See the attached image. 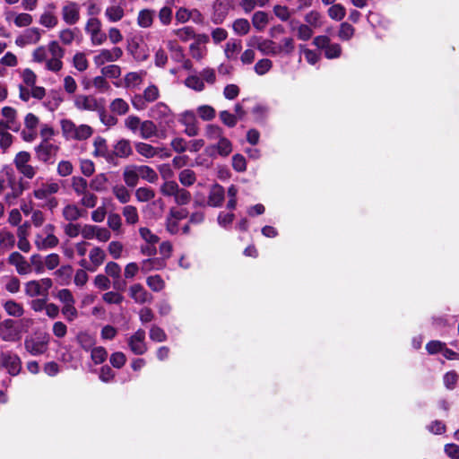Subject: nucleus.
<instances>
[{
	"instance_id": "nucleus-14",
	"label": "nucleus",
	"mask_w": 459,
	"mask_h": 459,
	"mask_svg": "<svg viewBox=\"0 0 459 459\" xmlns=\"http://www.w3.org/2000/svg\"><path fill=\"white\" fill-rule=\"evenodd\" d=\"M74 106L81 110L97 111L100 108L97 100L92 96L78 95Z\"/></svg>"
},
{
	"instance_id": "nucleus-25",
	"label": "nucleus",
	"mask_w": 459,
	"mask_h": 459,
	"mask_svg": "<svg viewBox=\"0 0 459 459\" xmlns=\"http://www.w3.org/2000/svg\"><path fill=\"white\" fill-rule=\"evenodd\" d=\"M135 150L139 154L145 158H152L158 154V148L143 142L135 143Z\"/></svg>"
},
{
	"instance_id": "nucleus-46",
	"label": "nucleus",
	"mask_w": 459,
	"mask_h": 459,
	"mask_svg": "<svg viewBox=\"0 0 459 459\" xmlns=\"http://www.w3.org/2000/svg\"><path fill=\"white\" fill-rule=\"evenodd\" d=\"M273 67V62L268 58L260 59L254 67L255 72L258 75H264Z\"/></svg>"
},
{
	"instance_id": "nucleus-52",
	"label": "nucleus",
	"mask_w": 459,
	"mask_h": 459,
	"mask_svg": "<svg viewBox=\"0 0 459 459\" xmlns=\"http://www.w3.org/2000/svg\"><path fill=\"white\" fill-rule=\"evenodd\" d=\"M150 338L153 342H161L167 341V334L161 327L152 325L150 329Z\"/></svg>"
},
{
	"instance_id": "nucleus-54",
	"label": "nucleus",
	"mask_w": 459,
	"mask_h": 459,
	"mask_svg": "<svg viewBox=\"0 0 459 459\" xmlns=\"http://www.w3.org/2000/svg\"><path fill=\"white\" fill-rule=\"evenodd\" d=\"M97 111L99 113L100 121L105 126H113L117 125V118L116 117H114L113 115L107 114L104 107H100Z\"/></svg>"
},
{
	"instance_id": "nucleus-8",
	"label": "nucleus",
	"mask_w": 459,
	"mask_h": 459,
	"mask_svg": "<svg viewBox=\"0 0 459 459\" xmlns=\"http://www.w3.org/2000/svg\"><path fill=\"white\" fill-rule=\"evenodd\" d=\"M58 151V146L47 143V138L35 147L36 157L39 160L48 163L52 155Z\"/></svg>"
},
{
	"instance_id": "nucleus-55",
	"label": "nucleus",
	"mask_w": 459,
	"mask_h": 459,
	"mask_svg": "<svg viewBox=\"0 0 459 459\" xmlns=\"http://www.w3.org/2000/svg\"><path fill=\"white\" fill-rule=\"evenodd\" d=\"M142 122L139 117L130 115L125 120V126L131 132L136 133L137 130L140 131Z\"/></svg>"
},
{
	"instance_id": "nucleus-21",
	"label": "nucleus",
	"mask_w": 459,
	"mask_h": 459,
	"mask_svg": "<svg viewBox=\"0 0 459 459\" xmlns=\"http://www.w3.org/2000/svg\"><path fill=\"white\" fill-rule=\"evenodd\" d=\"M167 48L170 52L171 58L175 62L181 63L184 60V49L176 40H169Z\"/></svg>"
},
{
	"instance_id": "nucleus-40",
	"label": "nucleus",
	"mask_w": 459,
	"mask_h": 459,
	"mask_svg": "<svg viewBox=\"0 0 459 459\" xmlns=\"http://www.w3.org/2000/svg\"><path fill=\"white\" fill-rule=\"evenodd\" d=\"M197 113L204 121H211L216 116L215 109L209 105L199 106L197 108Z\"/></svg>"
},
{
	"instance_id": "nucleus-51",
	"label": "nucleus",
	"mask_w": 459,
	"mask_h": 459,
	"mask_svg": "<svg viewBox=\"0 0 459 459\" xmlns=\"http://www.w3.org/2000/svg\"><path fill=\"white\" fill-rule=\"evenodd\" d=\"M76 339L80 346L85 351L91 349L94 344V339L87 333H79Z\"/></svg>"
},
{
	"instance_id": "nucleus-9",
	"label": "nucleus",
	"mask_w": 459,
	"mask_h": 459,
	"mask_svg": "<svg viewBox=\"0 0 459 459\" xmlns=\"http://www.w3.org/2000/svg\"><path fill=\"white\" fill-rule=\"evenodd\" d=\"M7 261L10 264L15 266L17 273L21 275L28 274L31 272L30 264L17 251L11 253Z\"/></svg>"
},
{
	"instance_id": "nucleus-23",
	"label": "nucleus",
	"mask_w": 459,
	"mask_h": 459,
	"mask_svg": "<svg viewBox=\"0 0 459 459\" xmlns=\"http://www.w3.org/2000/svg\"><path fill=\"white\" fill-rule=\"evenodd\" d=\"M268 22V14L265 12L257 11L253 14L252 24L258 31L264 30Z\"/></svg>"
},
{
	"instance_id": "nucleus-18",
	"label": "nucleus",
	"mask_w": 459,
	"mask_h": 459,
	"mask_svg": "<svg viewBox=\"0 0 459 459\" xmlns=\"http://www.w3.org/2000/svg\"><path fill=\"white\" fill-rule=\"evenodd\" d=\"M213 14L212 16V22L216 24H221L228 15V9L225 7L222 2L215 1L213 4Z\"/></svg>"
},
{
	"instance_id": "nucleus-1",
	"label": "nucleus",
	"mask_w": 459,
	"mask_h": 459,
	"mask_svg": "<svg viewBox=\"0 0 459 459\" xmlns=\"http://www.w3.org/2000/svg\"><path fill=\"white\" fill-rule=\"evenodd\" d=\"M50 336L44 333L35 337L27 336L24 340V348L32 356H39L48 350Z\"/></svg>"
},
{
	"instance_id": "nucleus-53",
	"label": "nucleus",
	"mask_w": 459,
	"mask_h": 459,
	"mask_svg": "<svg viewBox=\"0 0 459 459\" xmlns=\"http://www.w3.org/2000/svg\"><path fill=\"white\" fill-rule=\"evenodd\" d=\"M220 119L221 122L228 127L232 128L236 126L238 123L237 116L231 114L228 110H222L219 114Z\"/></svg>"
},
{
	"instance_id": "nucleus-64",
	"label": "nucleus",
	"mask_w": 459,
	"mask_h": 459,
	"mask_svg": "<svg viewBox=\"0 0 459 459\" xmlns=\"http://www.w3.org/2000/svg\"><path fill=\"white\" fill-rule=\"evenodd\" d=\"M143 99L147 102H153V101H155L159 98V96H160V92H159L158 87L156 85H153V84L148 86L143 91Z\"/></svg>"
},
{
	"instance_id": "nucleus-2",
	"label": "nucleus",
	"mask_w": 459,
	"mask_h": 459,
	"mask_svg": "<svg viewBox=\"0 0 459 459\" xmlns=\"http://www.w3.org/2000/svg\"><path fill=\"white\" fill-rule=\"evenodd\" d=\"M150 117L159 121V126L161 130H165L166 126H169L174 123V115L169 107L163 103L158 102L150 109Z\"/></svg>"
},
{
	"instance_id": "nucleus-62",
	"label": "nucleus",
	"mask_w": 459,
	"mask_h": 459,
	"mask_svg": "<svg viewBox=\"0 0 459 459\" xmlns=\"http://www.w3.org/2000/svg\"><path fill=\"white\" fill-rule=\"evenodd\" d=\"M62 314L67 321L73 322L78 316V311L74 307V303L65 304L62 307Z\"/></svg>"
},
{
	"instance_id": "nucleus-32",
	"label": "nucleus",
	"mask_w": 459,
	"mask_h": 459,
	"mask_svg": "<svg viewBox=\"0 0 459 459\" xmlns=\"http://www.w3.org/2000/svg\"><path fill=\"white\" fill-rule=\"evenodd\" d=\"M146 283L148 287L155 292L162 290L165 287V282L159 274L147 277Z\"/></svg>"
},
{
	"instance_id": "nucleus-61",
	"label": "nucleus",
	"mask_w": 459,
	"mask_h": 459,
	"mask_svg": "<svg viewBox=\"0 0 459 459\" xmlns=\"http://www.w3.org/2000/svg\"><path fill=\"white\" fill-rule=\"evenodd\" d=\"M101 74L105 77L117 79L121 75V68L117 65H109L101 69Z\"/></svg>"
},
{
	"instance_id": "nucleus-41",
	"label": "nucleus",
	"mask_w": 459,
	"mask_h": 459,
	"mask_svg": "<svg viewBox=\"0 0 459 459\" xmlns=\"http://www.w3.org/2000/svg\"><path fill=\"white\" fill-rule=\"evenodd\" d=\"M354 32L355 29L352 25L348 22H342L338 31V37L342 40H349L353 37Z\"/></svg>"
},
{
	"instance_id": "nucleus-29",
	"label": "nucleus",
	"mask_w": 459,
	"mask_h": 459,
	"mask_svg": "<svg viewBox=\"0 0 459 459\" xmlns=\"http://www.w3.org/2000/svg\"><path fill=\"white\" fill-rule=\"evenodd\" d=\"M232 29L238 35H247L250 30V23L247 19L239 18L234 21Z\"/></svg>"
},
{
	"instance_id": "nucleus-16",
	"label": "nucleus",
	"mask_w": 459,
	"mask_h": 459,
	"mask_svg": "<svg viewBox=\"0 0 459 459\" xmlns=\"http://www.w3.org/2000/svg\"><path fill=\"white\" fill-rule=\"evenodd\" d=\"M127 50L133 55L135 60L137 61H145L149 57V54L147 53L144 48H142L139 43L133 39L128 43Z\"/></svg>"
},
{
	"instance_id": "nucleus-42",
	"label": "nucleus",
	"mask_w": 459,
	"mask_h": 459,
	"mask_svg": "<svg viewBox=\"0 0 459 459\" xmlns=\"http://www.w3.org/2000/svg\"><path fill=\"white\" fill-rule=\"evenodd\" d=\"M154 196L155 192L150 187H139L135 191V197L139 202H148Z\"/></svg>"
},
{
	"instance_id": "nucleus-63",
	"label": "nucleus",
	"mask_w": 459,
	"mask_h": 459,
	"mask_svg": "<svg viewBox=\"0 0 459 459\" xmlns=\"http://www.w3.org/2000/svg\"><path fill=\"white\" fill-rule=\"evenodd\" d=\"M109 362L114 368H121L126 362V357L123 352L117 351L111 354Z\"/></svg>"
},
{
	"instance_id": "nucleus-34",
	"label": "nucleus",
	"mask_w": 459,
	"mask_h": 459,
	"mask_svg": "<svg viewBox=\"0 0 459 459\" xmlns=\"http://www.w3.org/2000/svg\"><path fill=\"white\" fill-rule=\"evenodd\" d=\"M178 179L183 186H190L194 185L196 180L195 173L194 170L186 169L179 173Z\"/></svg>"
},
{
	"instance_id": "nucleus-56",
	"label": "nucleus",
	"mask_w": 459,
	"mask_h": 459,
	"mask_svg": "<svg viewBox=\"0 0 459 459\" xmlns=\"http://www.w3.org/2000/svg\"><path fill=\"white\" fill-rule=\"evenodd\" d=\"M281 42L282 44L279 45V55L290 56L295 49L294 39L292 38H284Z\"/></svg>"
},
{
	"instance_id": "nucleus-20",
	"label": "nucleus",
	"mask_w": 459,
	"mask_h": 459,
	"mask_svg": "<svg viewBox=\"0 0 459 459\" xmlns=\"http://www.w3.org/2000/svg\"><path fill=\"white\" fill-rule=\"evenodd\" d=\"M134 169H137L139 178L150 183H155L159 178L156 171L147 165L134 166Z\"/></svg>"
},
{
	"instance_id": "nucleus-30",
	"label": "nucleus",
	"mask_w": 459,
	"mask_h": 459,
	"mask_svg": "<svg viewBox=\"0 0 459 459\" xmlns=\"http://www.w3.org/2000/svg\"><path fill=\"white\" fill-rule=\"evenodd\" d=\"M110 109L112 112L122 116L128 112L129 105L123 99L117 98L110 103Z\"/></svg>"
},
{
	"instance_id": "nucleus-33",
	"label": "nucleus",
	"mask_w": 459,
	"mask_h": 459,
	"mask_svg": "<svg viewBox=\"0 0 459 459\" xmlns=\"http://www.w3.org/2000/svg\"><path fill=\"white\" fill-rule=\"evenodd\" d=\"M107 182H108L107 176L104 173H100V174L95 176V178L93 179H91V181L90 182V186L94 191L101 192L106 189Z\"/></svg>"
},
{
	"instance_id": "nucleus-36",
	"label": "nucleus",
	"mask_w": 459,
	"mask_h": 459,
	"mask_svg": "<svg viewBox=\"0 0 459 459\" xmlns=\"http://www.w3.org/2000/svg\"><path fill=\"white\" fill-rule=\"evenodd\" d=\"M205 136L210 140H220L224 136L223 129L217 125L209 124L205 128Z\"/></svg>"
},
{
	"instance_id": "nucleus-26",
	"label": "nucleus",
	"mask_w": 459,
	"mask_h": 459,
	"mask_svg": "<svg viewBox=\"0 0 459 459\" xmlns=\"http://www.w3.org/2000/svg\"><path fill=\"white\" fill-rule=\"evenodd\" d=\"M6 313L10 316L20 317L23 315L24 309L22 304L14 300H8L4 304Z\"/></svg>"
},
{
	"instance_id": "nucleus-22",
	"label": "nucleus",
	"mask_w": 459,
	"mask_h": 459,
	"mask_svg": "<svg viewBox=\"0 0 459 459\" xmlns=\"http://www.w3.org/2000/svg\"><path fill=\"white\" fill-rule=\"evenodd\" d=\"M59 243L58 238L52 233H48V236L42 240L37 239L35 241V246L39 250H45L48 248H54Z\"/></svg>"
},
{
	"instance_id": "nucleus-44",
	"label": "nucleus",
	"mask_w": 459,
	"mask_h": 459,
	"mask_svg": "<svg viewBox=\"0 0 459 459\" xmlns=\"http://www.w3.org/2000/svg\"><path fill=\"white\" fill-rule=\"evenodd\" d=\"M322 14L316 10H313L305 15V22L307 25L317 28L322 25Z\"/></svg>"
},
{
	"instance_id": "nucleus-3",
	"label": "nucleus",
	"mask_w": 459,
	"mask_h": 459,
	"mask_svg": "<svg viewBox=\"0 0 459 459\" xmlns=\"http://www.w3.org/2000/svg\"><path fill=\"white\" fill-rule=\"evenodd\" d=\"M0 360L2 367L6 368L9 375L15 377L21 373L22 360L17 354L12 351L2 352Z\"/></svg>"
},
{
	"instance_id": "nucleus-4",
	"label": "nucleus",
	"mask_w": 459,
	"mask_h": 459,
	"mask_svg": "<svg viewBox=\"0 0 459 459\" xmlns=\"http://www.w3.org/2000/svg\"><path fill=\"white\" fill-rule=\"evenodd\" d=\"M247 45L257 48L264 55H279V45L271 39H264L261 37L254 36L250 39Z\"/></svg>"
},
{
	"instance_id": "nucleus-57",
	"label": "nucleus",
	"mask_w": 459,
	"mask_h": 459,
	"mask_svg": "<svg viewBox=\"0 0 459 459\" xmlns=\"http://www.w3.org/2000/svg\"><path fill=\"white\" fill-rule=\"evenodd\" d=\"M179 187L176 181H166L160 187V192L166 196H175Z\"/></svg>"
},
{
	"instance_id": "nucleus-19",
	"label": "nucleus",
	"mask_w": 459,
	"mask_h": 459,
	"mask_svg": "<svg viewBox=\"0 0 459 459\" xmlns=\"http://www.w3.org/2000/svg\"><path fill=\"white\" fill-rule=\"evenodd\" d=\"M166 266V261L164 258L155 257V258H148L144 259L142 262V271L143 273H148L152 270H160Z\"/></svg>"
},
{
	"instance_id": "nucleus-15",
	"label": "nucleus",
	"mask_w": 459,
	"mask_h": 459,
	"mask_svg": "<svg viewBox=\"0 0 459 459\" xmlns=\"http://www.w3.org/2000/svg\"><path fill=\"white\" fill-rule=\"evenodd\" d=\"M130 297L139 304H144L152 299V295L141 283H135L130 287Z\"/></svg>"
},
{
	"instance_id": "nucleus-35",
	"label": "nucleus",
	"mask_w": 459,
	"mask_h": 459,
	"mask_svg": "<svg viewBox=\"0 0 459 459\" xmlns=\"http://www.w3.org/2000/svg\"><path fill=\"white\" fill-rule=\"evenodd\" d=\"M93 134V129L88 125H81L76 127L75 134L73 138L78 141H82L90 138Z\"/></svg>"
},
{
	"instance_id": "nucleus-59",
	"label": "nucleus",
	"mask_w": 459,
	"mask_h": 459,
	"mask_svg": "<svg viewBox=\"0 0 459 459\" xmlns=\"http://www.w3.org/2000/svg\"><path fill=\"white\" fill-rule=\"evenodd\" d=\"M74 65L80 72L88 68L89 62L83 53L78 52L74 56Z\"/></svg>"
},
{
	"instance_id": "nucleus-6",
	"label": "nucleus",
	"mask_w": 459,
	"mask_h": 459,
	"mask_svg": "<svg viewBox=\"0 0 459 459\" xmlns=\"http://www.w3.org/2000/svg\"><path fill=\"white\" fill-rule=\"evenodd\" d=\"M144 340H145V332L143 329H138L128 339V346L134 354L143 355L147 351V346H146Z\"/></svg>"
},
{
	"instance_id": "nucleus-48",
	"label": "nucleus",
	"mask_w": 459,
	"mask_h": 459,
	"mask_svg": "<svg viewBox=\"0 0 459 459\" xmlns=\"http://www.w3.org/2000/svg\"><path fill=\"white\" fill-rule=\"evenodd\" d=\"M185 84L186 87L193 89L196 91H202L204 89V83L203 80H201L196 75H190L185 80Z\"/></svg>"
},
{
	"instance_id": "nucleus-45",
	"label": "nucleus",
	"mask_w": 459,
	"mask_h": 459,
	"mask_svg": "<svg viewBox=\"0 0 459 459\" xmlns=\"http://www.w3.org/2000/svg\"><path fill=\"white\" fill-rule=\"evenodd\" d=\"M15 244L14 235L7 230L0 231V246L5 248H12Z\"/></svg>"
},
{
	"instance_id": "nucleus-5",
	"label": "nucleus",
	"mask_w": 459,
	"mask_h": 459,
	"mask_svg": "<svg viewBox=\"0 0 459 459\" xmlns=\"http://www.w3.org/2000/svg\"><path fill=\"white\" fill-rule=\"evenodd\" d=\"M231 152L232 143L225 136L221 137L217 144H212L205 148V153L212 158H214L216 154L227 157Z\"/></svg>"
},
{
	"instance_id": "nucleus-10",
	"label": "nucleus",
	"mask_w": 459,
	"mask_h": 459,
	"mask_svg": "<svg viewBox=\"0 0 459 459\" xmlns=\"http://www.w3.org/2000/svg\"><path fill=\"white\" fill-rule=\"evenodd\" d=\"M133 153L131 143L127 139H121L114 145V151H112V161L111 164L117 165V158H127Z\"/></svg>"
},
{
	"instance_id": "nucleus-38",
	"label": "nucleus",
	"mask_w": 459,
	"mask_h": 459,
	"mask_svg": "<svg viewBox=\"0 0 459 459\" xmlns=\"http://www.w3.org/2000/svg\"><path fill=\"white\" fill-rule=\"evenodd\" d=\"M124 181L129 187H134L137 185L139 180V174L136 169H125L123 173Z\"/></svg>"
},
{
	"instance_id": "nucleus-7",
	"label": "nucleus",
	"mask_w": 459,
	"mask_h": 459,
	"mask_svg": "<svg viewBox=\"0 0 459 459\" xmlns=\"http://www.w3.org/2000/svg\"><path fill=\"white\" fill-rule=\"evenodd\" d=\"M20 333L15 327V321L5 319L0 323V337L5 342H15L20 338Z\"/></svg>"
},
{
	"instance_id": "nucleus-49",
	"label": "nucleus",
	"mask_w": 459,
	"mask_h": 459,
	"mask_svg": "<svg viewBox=\"0 0 459 459\" xmlns=\"http://www.w3.org/2000/svg\"><path fill=\"white\" fill-rule=\"evenodd\" d=\"M175 34L184 42L195 38V30L191 26H186L175 30Z\"/></svg>"
},
{
	"instance_id": "nucleus-50",
	"label": "nucleus",
	"mask_w": 459,
	"mask_h": 459,
	"mask_svg": "<svg viewBox=\"0 0 459 459\" xmlns=\"http://www.w3.org/2000/svg\"><path fill=\"white\" fill-rule=\"evenodd\" d=\"M106 255L100 247H93L90 252V259L95 266L103 264Z\"/></svg>"
},
{
	"instance_id": "nucleus-37",
	"label": "nucleus",
	"mask_w": 459,
	"mask_h": 459,
	"mask_svg": "<svg viewBox=\"0 0 459 459\" xmlns=\"http://www.w3.org/2000/svg\"><path fill=\"white\" fill-rule=\"evenodd\" d=\"M72 187L78 195H81L86 193L88 182L85 178L82 177H73Z\"/></svg>"
},
{
	"instance_id": "nucleus-47",
	"label": "nucleus",
	"mask_w": 459,
	"mask_h": 459,
	"mask_svg": "<svg viewBox=\"0 0 459 459\" xmlns=\"http://www.w3.org/2000/svg\"><path fill=\"white\" fill-rule=\"evenodd\" d=\"M105 14L110 22H117L123 18L124 10L120 6H109L106 9Z\"/></svg>"
},
{
	"instance_id": "nucleus-39",
	"label": "nucleus",
	"mask_w": 459,
	"mask_h": 459,
	"mask_svg": "<svg viewBox=\"0 0 459 459\" xmlns=\"http://www.w3.org/2000/svg\"><path fill=\"white\" fill-rule=\"evenodd\" d=\"M123 215L128 224H135L139 220L137 209L133 205L125 206L123 209Z\"/></svg>"
},
{
	"instance_id": "nucleus-58",
	"label": "nucleus",
	"mask_w": 459,
	"mask_h": 459,
	"mask_svg": "<svg viewBox=\"0 0 459 459\" xmlns=\"http://www.w3.org/2000/svg\"><path fill=\"white\" fill-rule=\"evenodd\" d=\"M342 54V47L338 43H329L325 49V56L328 59L337 58Z\"/></svg>"
},
{
	"instance_id": "nucleus-27",
	"label": "nucleus",
	"mask_w": 459,
	"mask_h": 459,
	"mask_svg": "<svg viewBox=\"0 0 459 459\" xmlns=\"http://www.w3.org/2000/svg\"><path fill=\"white\" fill-rule=\"evenodd\" d=\"M63 216L66 221H74L82 216V211L75 204H67L63 209Z\"/></svg>"
},
{
	"instance_id": "nucleus-12",
	"label": "nucleus",
	"mask_w": 459,
	"mask_h": 459,
	"mask_svg": "<svg viewBox=\"0 0 459 459\" xmlns=\"http://www.w3.org/2000/svg\"><path fill=\"white\" fill-rule=\"evenodd\" d=\"M225 199L224 187L219 184H214L209 193L207 205L211 207H221Z\"/></svg>"
},
{
	"instance_id": "nucleus-28",
	"label": "nucleus",
	"mask_w": 459,
	"mask_h": 459,
	"mask_svg": "<svg viewBox=\"0 0 459 459\" xmlns=\"http://www.w3.org/2000/svg\"><path fill=\"white\" fill-rule=\"evenodd\" d=\"M328 16L334 21H342L346 15V9L342 4H333L327 10Z\"/></svg>"
},
{
	"instance_id": "nucleus-43",
	"label": "nucleus",
	"mask_w": 459,
	"mask_h": 459,
	"mask_svg": "<svg viewBox=\"0 0 459 459\" xmlns=\"http://www.w3.org/2000/svg\"><path fill=\"white\" fill-rule=\"evenodd\" d=\"M91 357L95 364H101L107 359L108 352L104 347H95L91 350Z\"/></svg>"
},
{
	"instance_id": "nucleus-60",
	"label": "nucleus",
	"mask_w": 459,
	"mask_h": 459,
	"mask_svg": "<svg viewBox=\"0 0 459 459\" xmlns=\"http://www.w3.org/2000/svg\"><path fill=\"white\" fill-rule=\"evenodd\" d=\"M174 197L175 202L178 205H186L189 204L192 198L190 192L185 188H179Z\"/></svg>"
},
{
	"instance_id": "nucleus-13",
	"label": "nucleus",
	"mask_w": 459,
	"mask_h": 459,
	"mask_svg": "<svg viewBox=\"0 0 459 459\" xmlns=\"http://www.w3.org/2000/svg\"><path fill=\"white\" fill-rule=\"evenodd\" d=\"M94 152L93 155L96 157H103L107 162L112 161V152L108 151L107 141L101 136H97L93 142Z\"/></svg>"
},
{
	"instance_id": "nucleus-31",
	"label": "nucleus",
	"mask_w": 459,
	"mask_h": 459,
	"mask_svg": "<svg viewBox=\"0 0 459 459\" xmlns=\"http://www.w3.org/2000/svg\"><path fill=\"white\" fill-rule=\"evenodd\" d=\"M152 11L148 9H143L139 12L137 23L142 28H149L152 26L153 22Z\"/></svg>"
},
{
	"instance_id": "nucleus-17",
	"label": "nucleus",
	"mask_w": 459,
	"mask_h": 459,
	"mask_svg": "<svg viewBox=\"0 0 459 459\" xmlns=\"http://www.w3.org/2000/svg\"><path fill=\"white\" fill-rule=\"evenodd\" d=\"M158 135V126L153 120H144L140 127V136L143 139H150Z\"/></svg>"
},
{
	"instance_id": "nucleus-11",
	"label": "nucleus",
	"mask_w": 459,
	"mask_h": 459,
	"mask_svg": "<svg viewBox=\"0 0 459 459\" xmlns=\"http://www.w3.org/2000/svg\"><path fill=\"white\" fill-rule=\"evenodd\" d=\"M63 20L66 24L74 25L80 19L79 6L75 2H69L62 8Z\"/></svg>"
},
{
	"instance_id": "nucleus-24",
	"label": "nucleus",
	"mask_w": 459,
	"mask_h": 459,
	"mask_svg": "<svg viewBox=\"0 0 459 459\" xmlns=\"http://www.w3.org/2000/svg\"><path fill=\"white\" fill-rule=\"evenodd\" d=\"M24 291H25V294L30 298L37 297V296L44 297V292L42 290V286L40 284V281H38L36 280H32V281L26 282Z\"/></svg>"
}]
</instances>
